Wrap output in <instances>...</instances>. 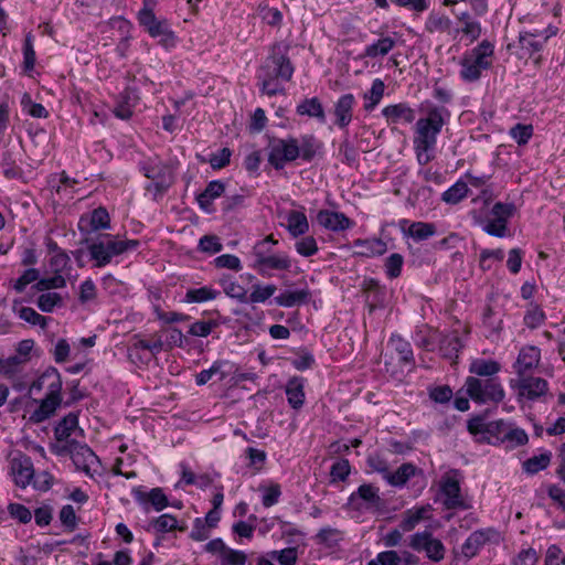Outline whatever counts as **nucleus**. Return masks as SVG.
<instances>
[{
    "instance_id": "nucleus-16",
    "label": "nucleus",
    "mask_w": 565,
    "mask_h": 565,
    "mask_svg": "<svg viewBox=\"0 0 565 565\" xmlns=\"http://www.w3.org/2000/svg\"><path fill=\"white\" fill-rule=\"evenodd\" d=\"M140 171L146 178L157 182H174V168L159 157H150L139 162Z\"/></svg>"
},
{
    "instance_id": "nucleus-2",
    "label": "nucleus",
    "mask_w": 565,
    "mask_h": 565,
    "mask_svg": "<svg viewBox=\"0 0 565 565\" xmlns=\"http://www.w3.org/2000/svg\"><path fill=\"white\" fill-rule=\"evenodd\" d=\"M422 111L425 116L415 122L413 149L418 164L427 166L436 157L437 138L449 121L450 111L429 100L422 103Z\"/></svg>"
},
{
    "instance_id": "nucleus-24",
    "label": "nucleus",
    "mask_w": 565,
    "mask_h": 565,
    "mask_svg": "<svg viewBox=\"0 0 565 565\" xmlns=\"http://www.w3.org/2000/svg\"><path fill=\"white\" fill-rule=\"evenodd\" d=\"M317 223L330 232H343L353 227L354 222L342 212L320 210L316 216Z\"/></svg>"
},
{
    "instance_id": "nucleus-50",
    "label": "nucleus",
    "mask_w": 565,
    "mask_h": 565,
    "mask_svg": "<svg viewBox=\"0 0 565 565\" xmlns=\"http://www.w3.org/2000/svg\"><path fill=\"white\" fill-rule=\"evenodd\" d=\"M221 286L227 297L236 299L242 303H247V289L237 280L230 277H223L221 279Z\"/></svg>"
},
{
    "instance_id": "nucleus-28",
    "label": "nucleus",
    "mask_w": 565,
    "mask_h": 565,
    "mask_svg": "<svg viewBox=\"0 0 565 565\" xmlns=\"http://www.w3.org/2000/svg\"><path fill=\"white\" fill-rule=\"evenodd\" d=\"M359 250L353 252V256L373 258L384 255L387 252L386 243L381 238H356L352 243Z\"/></svg>"
},
{
    "instance_id": "nucleus-57",
    "label": "nucleus",
    "mask_w": 565,
    "mask_h": 565,
    "mask_svg": "<svg viewBox=\"0 0 565 565\" xmlns=\"http://www.w3.org/2000/svg\"><path fill=\"white\" fill-rule=\"evenodd\" d=\"M534 128L530 124H516L509 130V136L518 143V146H525L533 137Z\"/></svg>"
},
{
    "instance_id": "nucleus-32",
    "label": "nucleus",
    "mask_w": 565,
    "mask_h": 565,
    "mask_svg": "<svg viewBox=\"0 0 565 565\" xmlns=\"http://www.w3.org/2000/svg\"><path fill=\"white\" fill-rule=\"evenodd\" d=\"M288 404L292 409H300L306 401L305 379L295 376L290 379L285 387Z\"/></svg>"
},
{
    "instance_id": "nucleus-37",
    "label": "nucleus",
    "mask_w": 565,
    "mask_h": 565,
    "mask_svg": "<svg viewBox=\"0 0 565 565\" xmlns=\"http://www.w3.org/2000/svg\"><path fill=\"white\" fill-rule=\"evenodd\" d=\"M310 296L311 294L308 287L297 290H284L275 297V302L279 307L291 308L308 302Z\"/></svg>"
},
{
    "instance_id": "nucleus-27",
    "label": "nucleus",
    "mask_w": 565,
    "mask_h": 565,
    "mask_svg": "<svg viewBox=\"0 0 565 565\" xmlns=\"http://www.w3.org/2000/svg\"><path fill=\"white\" fill-rule=\"evenodd\" d=\"M440 491L444 495V505L447 509L462 508L459 481L452 476H445L440 481Z\"/></svg>"
},
{
    "instance_id": "nucleus-54",
    "label": "nucleus",
    "mask_w": 565,
    "mask_h": 565,
    "mask_svg": "<svg viewBox=\"0 0 565 565\" xmlns=\"http://www.w3.org/2000/svg\"><path fill=\"white\" fill-rule=\"evenodd\" d=\"M504 258V252L501 248L497 249H482L479 256V267L483 271L494 268L497 263H501Z\"/></svg>"
},
{
    "instance_id": "nucleus-30",
    "label": "nucleus",
    "mask_w": 565,
    "mask_h": 565,
    "mask_svg": "<svg viewBox=\"0 0 565 565\" xmlns=\"http://www.w3.org/2000/svg\"><path fill=\"white\" fill-rule=\"evenodd\" d=\"M286 230L294 238L306 235L310 225L303 211L290 210L286 213Z\"/></svg>"
},
{
    "instance_id": "nucleus-19",
    "label": "nucleus",
    "mask_w": 565,
    "mask_h": 565,
    "mask_svg": "<svg viewBox=\"0 0 565 565\" xmlns=\"http://www.w3.org/2000/svg\"><path fill=\"white\" fill-rule=\"evenodd\" d=\"M132 497L146 512H148L150 508L159 512L170 505L162 488H152L149 491H145L141 487L135 488L132 490Z\"/></svg>"
},
{
    "instance_id": "nucleus-56",
    "label": "nucleus",
    "mask_w": 565,
    "mask_h": 565,
    "mask_svg": "<svg viewBox=\"0 0 565 565\" xmlns=\"http://www.w3.org/2000/svg\"><path fill=\"white\" fill-rule=\"evenodd\" d=\"M259 491L262 493V504L265 508L277 504L281 497V488L278 483L270 482L268 484H260Z\"/></svg>"
},
{
    "instance_id": "nucleus-53",
    "label": "nucleus",
    "mask_w": 565,
    "mask_h": 565,
    "mask_svg": "<svg viewBox=\"0 0 565 565\" xmlns=\"http://www.w3.org/2000/svg\"><path fill=\"white\" fill-rule=\"evenodd\" d=\"M135 104L132 103L130 93L125 90L119 94L117 104L113 110L114 115L122 120L129 119L134 114Z\"/></svg>"
},
{
    "instance_id": "nucleus-14",
    "label": "nucleus",
    "mask_w": 565,
    "mask_h": 565,
    "mask_svg": "<svg viewBox=\"0 0 565 565\" xmlns=\"http://www.w3.org/2000/svg\"><path fill=\"white\" fill-rule=\"evenodd\" d=\"M511 386L516 390L519 401L526 399L531 402L541 399L550 390L546 380L526 375L518 376V380Z\"/></svg>"
},
{
    "instance_id": "nucleus-29",
    "label": "nucleus",
    "mask_w": 565,
    "mask_h": 565,
    "mask_svg": "<svg viewBox=\"0 0 565 565\" xmlns=\"http://www.w3.org/2000/svg\"><path fill=\"white\" fill-rule=\"evenodd\" d=\"M397 44V34H383L364 47L363 55L369 58L386 56Z\"/></svg>"
},
{
    "instance_id": "nucleus-61",
    "label": "nucleus",
    "mask_w": 565,
    "mask_h": 565,
    "mask_svg": "<svg viewBox=\"0 0 565 565\" xmlns=\"http://www.w3.org/2000/svg\"><path fill=\"white\" fill-rule=\"evenodd\" d=\"M72 268L71 258L67 253L52 255L49 259V269L52 274H67Z\"/></svg>"
},
{
    "instance_id": "nucleus-51",
    "label": "nucleus",
    "mask_w": 565,
    "mask_h": 565,
    "mask_svg": "<svg viewBox=\"0 0 565 565\" xmlns=\"http://www.w3.org/2000/svg\"><path fill=\"white\" fill-rule=\"evenodd\" d=\"M546 320V315L544 310L535 302H530L526 306V311L524 313L523 322L524 326L529 329H537L544 324Z\"/></svg>"
},
{
    "instance_id": "nucleus-8",
    "label": "nucleus",
    "mask_w": 565,
    "mask_h": 565,
    "mask_svg": "<svg viewBox=\"0 0 565 565\" xmlns=\"http://www.w3.org/2000/svg\"><path fill=\"white\" fill-rule=\"evenodd\" d=\"M263 243H255L252 249L253 263L250 267L263 277H273L275 271H288L291 268V259L284 252L274 253L264 250Z\"/></svg>"
},
{
    "instance_id": "nucleus-62",
    "label": "nucleus",
    "mask_w": 565,
    "mask_h": 565,
    "mask_svg": "<svg viewBox=\"0 0 565 565\" xmlns=\"http://www.w3.org/2000/svg\"><path fill=\"white\" fill-rule=\"evenodd\" d=\"M295 243L296 252L302 257H311L319 250L317 241L313 236L303 235Z\"/></svg>"
},
{
    "instance_id": "nucleus-63",
    "label": "nucleus",
    "mask_w": 565,
    "mask_h": 565,
    "mask_svg": "<svg viewBox=\"0 0 565 565\" xmlns=\"http://www.w3.org/2000/svg\"><path fill=\"white\" fill-rule=\"evenodd\" d=\"M218 326L216 320H198L190 326L188 333L192 337L206 338Z\"/></svg>"
},
{
    "instance_id": "nucleus-26",
    "label": "nucleus",
    "mask_w": 565,
    "mask_h": 565,
    "mask_svg": "<svg viewBox=\"0 0 565 565\" xmlns=\"http://www.w3.org/2000/svg\"><path fill=\"white\" fill-rule=\"evenodd\" d=\"M381 114L387 125L412 124L416 118L415 109L406 102L387 105Z\"/></svg>"
},
{
    "instance_id": "nucleus-23",
    "label": "nucleus",
    "mask_w": 565,
    "mask_h": 565,
    "mask_svg": "<svg viewBox=\"0 0 565 565\" xmlns=\"http://www.w3.org/2000/svg\"><path fill=\"white\" fill-rule=\"evenodd\" d=\"M356 105V99L353 94L347 93L341 95L333 105L334 125L341 129L347 130L353 120V110Z\"/></svg>"
},
{
    "instance_id": "nucleus-20",
    "label": "nucleus",
    "mask_w": 565,
    "mask_h": 565,
    "mask_svg": "<svg viewBox=\"0 0 565 565\" xmlns=\"http://www.w3.org/2000/svg\"><path fill=\"white\" fill-rule=\"evenodd\" d=\"M10 475L18 487L25 488L31 484L34 477V468L31 458L19 452L10 460Z\"/></svg>"
},
{
    "instance_id": "nucleus-18",
    "label": "nucleus",
    "mask_w": 565,
    "mask_h": 565,
    "mask_svg": "<svg viewBox=\"0 0 565 565\" xmlns=\"http://www.w3.org/2000/svg\"><path fill=\"white\" fill-rule=\"evenodd\" d=\"M424 31L428 34H447L451 39H457L459 30L455 28L454 21L444 12L430 11L424 23Z\"/></svg>"
},
{
    "instance_id": "nucleus-34",
    "label": "nucleus",
    "mask_w": 565,
    "mask_h": 565,
    "mask_svg": "<svg viewBox=\"0 0 565 565\" xmlns=\"http://www.w3.org/2000/svg\"><path fill=\"white\" fill-rule=\"evenodd\" d=\"M225 191V184L220 180H213L207 183L205 190L196 196L199 206L204 212L213 211V202Z\"/></svg>"
},
{
    "instance_id": "nucleus-60",
    "label": "nucleus",
    "mask_w": 565,
    "mask_h": 565,
    "mask_svg": "<svg viewBox=\"0 0 565 565\" xmlns=\"http://www.w3.org/2000/svg\"><path fill=\"white\" fill-rule=\"evenodd\" d=\"M22 110L33 118H47L49 111L39 103H34L29 94H23L21 98Z\"/></svg>"
},
{
    "instance_id": "nucleus-7",
    "label": "nucleus",
    "mask_w": 565,
    "mask_h": 565,
    "mask_svg": "<svg viewBox=\"0 0 565 565\" xmlns=\"http://www.w3.org/2000/svg\"><path fill=\"white\" fill-rule=\"evenodd\" d=\"M139 245L138 239H120L117 235L106 234L88 246V254L96 267H105L111 263L114 257L135 250Z\"/></svg>"
},
{
    "instance_id": "nucleus-22",
    "label": "nucleus",
    "mask_w": 565,
    "mask_h": 565,
    "mask_svg": "<svg viewBox=\"0 0 565 565\" xmlns=\"http://www.w3.org/2000/svg\"><path fill=\"white\" fill-rule=\"evenodd\" d=\"M110 228V217L107 210L99 206L89 213L83 214L78 220V231L81 233H94Z\"/></svg>"
},
{
    "instance_id": "nucleus-64",
    "label": "nucleus",
    "mask_w": 565,
    "mask_h": 565,
    "mask_svg": "<svg viewBox=\"0 0 565 565\" xmlns=\"http://www.w3.org/2000/svg\"><path fill=\"white\" fill-rule=\"evenodd\" d=\"M269 556L280 565H296L298 561V548L286 547L280 551H271Z\"/></svg>"
},
{
    "instance_id": "nucleus-46",
    "label": "nucleus",
    "mask_w": 565,
    "mask_h": 565,
    "mask_svg": "<svg viewBox=\"0 0 565 565\" xmlns=\"http://www.w3.org/2000/svg\"><path fill=\"white\" fill-rule=\"evenodd\" d=\"M552 460V452L550 450H542L539 455H534L522 463V469L527 475H536L546 469Z\"/></svg>"
},
{
    "instance_id": "nucleus-1",
    "label": "nucleus",
    "mask_w": 565,
    "mask_h": 565,
    "mask_svg": "<svg viewBox=\"0 0 565 565\" xmlns=\"http://www.w3.org/2000/svg\"><path fill=\"white\" fill-rule=\"evenodd\" d=\"M500 362L493 359L476 358L470 361L465 388L469 398L478 405H499L505 398V390L499 373Z\"/></svg>"
},
{
    "instance_id": "nucleus-21",
    "label": "nucleus",
    "mask_w": 565,
    "mask_h": 565,
    "mask_svg": "<svg viewBox=\"0 0 565 565\" xmlns=\"http://www.w3.org/2000/svg\"><path fill=\"white\" fill-rule=\"evenodd\" d=\"M235 372V363L228 360H216L209 369L202 370L195 375V383L202 386L213 379L217 382L227 381L230 375Z\"/></svg>"
},
{
    "instance_id": "nucleus-9",
    "label": "nucleus",
    "mask_w": 565,
    "mask_h": 565,
    "mask_svg": "<svg viewBox=\"0 0 565 565\" xmlns=\"http://www.w3.org/2000/svg\"><path fill=\"white\" fill-rule=\"evenodd\" d=\"M348 505L358 512L382 514L385 501L380 495V488L371 483L361 484L348 499Z\"/></svg>"
},
{
    "instance_id": "nucleus-39",
    "label": "nucleus",
    "mask_w": 565,
    "mask_h": 565,
    "mask_svg": "<svg viewBox=\"0 0 565 565\" xmlns=\"http://www.w3.org/2000/svg\"><path fill=\"white\" fill-rule=\"evenodd\" d=\"M388 345L399 356V362L405 365H414V353L411 343L397 333H392Z\"/></svg>"
},
{
    "instance_id": "nucleus-13",
    "label": "nucleus",
    "mask_w": 565,
    "mask_h": 565,
    "mask_svg": "<svg viewBox=\"0 0 565 565\" xmlns=\"http://www.w3.org/2000/svg\"><path fill=\"white\" fill-rule=\"evenodd\" d=\"M71 459L76 470L94 479L100 475L102 461L86 444L73 443Z\"/></svg>"
},
{
    "instance_id": "nucleus-45",
    "label": "nucleus",
    "mask_w": 565,
    "mask_h": 565,
    "mask_svg": "<svg viewBox=\"0 0 565 565\" xmlns=\"http://www.w3.org/2000/svg\"><path fill=\"white\" fill-rule=\"evenodd\" d=\"M384 93H385L384 82L381 78L373 79L371 88L363 94L364 110L365 111L374 110L381 103L382 98L384 97Z\"/></svg>"
},
{
    "instance_id": "nucleus-11",
    "label": "nucleus",
    "mask_w": 565,
    "mask_h": 565,
    "mask_svg": "<svg viewBox=\"0 0 565 565\" xmlns=\"http://www.w3.org/2000/svg\"><path fill=\"white\" fill-rule=\"evenodd\" d=\"M137 19L151 38L159 39V42L166 46L174 45L175 36L169 23L167 20L158 19L152 9L143 7L139 10Z\"/></svg>"
},
{
    "instance_id": "nucleus-17",
    "label": "nucleus",
    "mask_w": 565,
    "mask_h": 565,
    "mask_svg": "<svg viewBox=\"0 0 565 565\" xmlns=\"http://www.w3.org/2000/svg\"><path fill=\"white\" fill-rule=\"evenodd\" d=\"M499 537L498 531L492 527L476 530L466 539L460 551L463 556L472 559L480 553L486 544L498 542Z\"/></svg>"
},
{
    "instance_id": "nucleus-59",
    "label": "nucleus",
    "mask_w": 565,
    "mask_h": 565,
    "mask_svg": "<svg viewBox=\"0 0 565 565\" xmlns=\"http://www.w3.org/2000/svg\"><path fill=\"white\" fill-rule=\"evenodd\" d=\"M38 308L43 312H52L63 306V298L57 292H44L38 297Z\"/></svg>"
},
{
    "instance_id": "nucleus-15",
    "label": "nucleus",
    "mask_w": 565,
    "mask_h": 565,
    "mask_svg": "<svg viewBox=\"0 0 565 565\" xmlns=\"http://www.w3.org/2000/svg\"><path fill=\"white\" fill-rule=\"evenodd\" d=\"M540 35L541 34L539 32H530L526 30H522L519 33V39H518V49L519 50L516 52V56L520 60L533 58V62L535 65L541 64V56L536 55V54H539L543 50V47L548 39V35H546L543 40L539 39Z\"/></svg>"
},
{
    "instance_id": "nucleus-4",
    "label": "nucleus",
    "mask_w": 565,
    "mask_h": 565,
    "mask_svg": "<svg viewBox=\"0 0 565 565\" xmlns=\"http://www.w3.org/2000/svg\"><path fill=\"white\" fill-rule=\"evenodd\" d=\"M289 46L282 42L275 43L269 55L257 70L256 78L262 94L269 97L286 93L284 83L289 82L295 66L288 56Z\"/></svg>"
},
{
    "instance_id": "nucleus-47",
    "label": "nucleus",
    "mask_w": 565,
    "mask_h": 565,
    "mask_svg": "<svg viewBox=\"0 0 565 565\" xmlns=\"http://www.w3.org/2000/svg\"><path fill=\"white\" fill-rule=\"evenodd\" d=\"M509 425L503 419L488 422L484 440L494 446L503 445Z\"/></svg>"
},
{
    "instance_id": "nucleus-33",
    "label": "nucleus",
    "mask_w": 565,
    "mask_h": 565,
    "mask_svg": "<svg viewBox=\"0 0 565 565\" xmlns=\"http://www.w3.org/2000/svg\"><path fill=\"white\" fill-rule=\"evenodd\" d=\"M457 21L460 23V28H457V30H459V34L461 33L469 43H473L481 36V23L476 20L470 12H461L457 15Z\"/></svg>"
},
{
    "instance_id": "nucleus-10",
    "label": "nucleus",
    "mask_w": 565,
    "mask_h": 565,
    "mask_svg": "<svg viewBox=\"0 0 565 565\" xmlns=\"http://www.w3.org/2000/svg\"><path fill=\"white\" fill-rule=\"evenodd\" d=\"M514 212L515 206L513 203H494L488 217L480 224L482 231L493 237L503 238L510 236L508 224Z\"/></svg>"
},
{
    "instance_id": "nucleus-40",
    "label": "nucleus",
    "mask_w": 565,
    "mask_h": 565,
    "mask_svg": "<svg viewBox=\"0 0 565 565\" xmlns=\"http://www.w3.org/2000/svg\"><path fill=\"white\" fill-rule=\"evenodd\" d=\"M417 472L418 468L415 465L406 462L394 472L390 470V472L385 475V481L392 487L403 488Z\"/></svg>"
},
{
    "instance_id": "nucleus-6",
    "label": "nucleus",
    "mask_w": 565,
    "mask_h": 565,
    "mask_svg": "<svg viewBox=\"0 0 565 565\" xmlns=\"http://www.w3.org/2000/svg\"><path fill=\"white\" fill-rule=\"evenodd\" d=\"M494 44L489 40L481 41L477 46L463 53L459 61V76L466 83L480 79L482 73L493 63Z\"/></svg>"
},
{
    "instance_id": "nucleus-25",
    "label": "nucleus",
    "mask_w": 565,
    "mask_h": 565,
    "mask_svg": "<svg viewBox=\"0 0 565 565\" xmlns=\"http://www.w3.org/2000/svg\"><path fill=\"white\" fill-rule=\"evenodd\" d=\"M541 350L535 345L523 347L513 363L514 372L518 376H523L532 373L540 364Z\"/></svg>"
},
{
    "instance_id": "nucleus-44",
    "label": "nucleus",
    "mask_w": 565,
    "mask_h": 565,
    "mask_svg": "<svg viewBox=\"0 0 565 565\" xmlns=\"http://www.w3.org/2000/svg\"><path fill=\"white\" fill-rule=\"evenodd\" d=\"M78 428V416L76 413H68L54 428V436L57 441H67L72 434Z\"/></svg>"
},
{
    "instance_id": "nucleus-38",
    "label": "nucleus",
    "mask_w": 565,
    "mask_h": 565,
    "mask_svg": "<svg viewBox=\"0 0 565 565\" xmlns=\"http://www.w3.org/2000/svg\"><path fill=\"white\" fill-rule=\"evenodd\" d=\"M430 510V505L414 507L406 510L402 515L399 529L403 532L413 531L423 520L428 518Z\"/></svg>"
},
{
    "instance_id": "nucleus-36",
    "label": "nucleus",
    "mask_w": 565,
    "mask_h": 565,
    "mask_svg": "<svg viewBox=\"0 0 565 565\" xmlns=\"http://www.w3.org/2000/svg\"><path fill=\"white\" fill-rule=\"evenodd\" d=\"M296 113L299 116L315 118L320 124H324L327 120L324 108L318 97L301 100L296 107Z\"/></svg>"
},
{
    "instance_id": "nucleus-31",
    "label": "nucleus",
    "mask_w": 565,
    "mask_h": 565,
    "mask_svg": "<svg viewBox=\"0 0 565 565\" xmlns=\"http://www.w3.org/2000/svg\"><path fill=\"white\" fill-rule=\"evenodd\" d=\"M439 337L440 334L437 329L422 323L415 328L412 339L418 348L426 351H434Z\"/></svg>"
},
{
    "instance_id": "nucleus-41",
    "label": "nucleus",
    "mask_w": 565,
    "mask_h": 565,
    "mask_svg": "<svg viewBox=\"0 0 565 565\" xmlns=\"http://www.w3.org/2000/svg\"><path fill=\"white\" fill-rule=\"evenodd\" d=\"M438 340L440 342L439 351L443 358L456 363L459 352L463 348L460 337L457 333H450Z\"/></svg>"
},
{
    "instance_id": "nucleus-43",
    "label": "nucleus",
    "mask_w": 565,
    "mask_h": 565,
    "mask_svg": "<svg viewBox=\"0 0 565 565\" xmlns=\"http://www.w3.org/2000/svg\"><path fill=\"white\" fill-rule=\"evenodd\" d=\"M12 311L15 316H18L21 320L32 324L40 326L42 329L47 326V318L36 312L31 307H25L21 301H13Z\"/></svg>"
},
{
    "instance_id": "nucleus-42",
    "label": "nucleus",
    "mask_w": 565,
    "mask_h": 565,
    "mask_svg": "<svg viewBox=\"0 0 565 565\" xmlns=\"http://www.w3.org/2000/svg\"><path fill=\"white\" fill-rule=\"evenodd\" d=\"M221 296V291L212 286H201L198 288H189L185 291L183 301L185 303H203L215 300Z\"/></svg>"
},
{
    "instance_id": "nucleus-5",
    "label": "nucleus",
    "mask_w": 565,
    "mask_h": 565,
    "mask_svg": "<svg viewBox=\"0 0 565 565\" xmlns=\"http://www.w3.org/2000/svg\"><path fill=\"white\" fill-rule=\"evenodd\" d=\"M45 388V396L38 403L35 409L30 412L29 419L34 424H40L50 418L62 403V379L56 369L46 370L30 386V394L39 393Z\"/></svg>"
},
{
    "instance_id": "nucleus-55",
    "label": "nucleus",
    "mask_w": 565,
    "mask_h": 565,
    "mask_svg": "<svg viewBox=\"0 0 565 565\" xmlns=\"http://www.w3.org/2000/svg\"><path fill=\"white\" fill-rule=\"evenodd\" d=\"M504 437V444L510 449L524 446L529 441L526 431L520 427H514L512 424L509 425Z\"/></svg>"
},
{
    "instance_id": "nucleus-58",
    "label": "nucleus",
    "mask_w": 565,
    "mask_h": 565,
    "mask_svg": "<svg viewBox=\"0 0 565 565\" xmlns=\"http://www.w3.org/2000/svg\"><path fill=\"white\" fill-rule=\"evenodd\" d=\"M152 529L158 533H168L179 529L183 531V526H179L178 520L171 514H162L151 522Z\"/></svg>"
},
{
    "instance_id": "nucleus-49",
    "label": "nucleus",
    "mask_w": 565,
    "mask_h": 565,
    "mask_svg": "<svg viewBox=\"0 0 565 565\" xmlns=\"http://www.w3.org/2000/svg\"><path fill=\"white\" fill-rule=\"evenodd\" d=\"M317 544L323 545L327 548H335L343 540V534L340 530L334 527H322L313 537Z\"/></svg>"
},
{
    "instance_id": "nucleus-12",
    "label": "nucleus",
    "mask_w": 565,
    "mask_h": 565,
    "mask_svg": "<svg viewBox=\"0 0 565 565\" xmlns=\"http://www.w3.org/2000/svg\"><path fill=\"white\" fill-rule=\"evenodd\" d=\"M409 547L416 552L425 553L426 557L435 563L443 561L446 554L444 543L428 530L412 534L409 536Z\"/></svg>"
},
{
    "instance_id": "nucleus-3",
    "label": "nucleus",
    "mask_w": 565,
    "mask_h": 565,
    "mask_svg": "<svg viewBox=\"0 0 565 565\" xmlns=\"http://www.w3.org/2000/svg\"><path fill=\"white\" fill-rule=\"evenodd\" d=\"M322 148L323 143L311 134L301 135L299 138L290 135L285 138L274 137L268 142V163L275 170H281L298 159L311 162Z\"/></svg>"
},
{
    "instance_id": "nucleus-35",
    "label": "nucleus",
    "mask_w": 565,
    "mask_h": 565,
    "mask_svg": "<svg viewBox=\"0 0 565 565\" xmlns=\"http://www.w3.org/2000/svg\"><path fill=\"white\" fill-rule=\"evenodd\" d=\"M401 227L404 233L415 241H425L436 234V226L433 223L401 221Z\"/></svg>"
},
{
    "instance_id": "nucleus-48",
    "label": "nucleus",
    "mask_w": 565,
    "mask_h": 565,
    "mask_svg": "<svg viewBox=\"0 0 565 565\" xmlns=\"http://www.w3.org/2000/svg\"><path fill=\"white\" fill-rule=\"evenodd\" d=\"M469 188L463 178L458 179L450 188L441 194L446 204L455 205L468 196Z\"/></svg>"
},
{
    "instance_id": "nucleus-52",
    "label": "nucleus",
    "mask_w": 565,
    "mask_h": 565,
    "mask_svg": "<svg viewBox=\"0 0 565 565\" xmlns=\"http://www.w3.org/2000/svg\"><path fill=\"white\" fill-rule=\"evenodd\" d=\"M277 287L274 284H255L252 292H247V303H262L275 295Z\"/></svg>"
}]
</instances>
